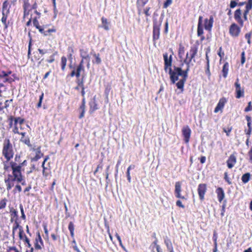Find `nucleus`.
Listing matches in <instances>:
<instances>
[{
    "instance_id": "f257e3e1",
    "label": "nucleus",
    "mask_w": 252,
    "mask_h": 252,
    "mask_svg": "<svg viewBox=\"0 0 252 252\" xmlns=\"http://www.w3.org/2000/svg\"><path fill=\"white\" fill-rule=\"evenodd\" d=\"M188 69H185L183 70L181 67H174V69L169 68V75L171 81L173 84H174L179 78V76H181L182 78L176 83V86L179 89L183 91L184 84L188 78Z\"/></svg>"
},
{
    "instance_id": "f03ea898",
    "label": "nucleus",
    "mask_w": 252,
    "mask_h": 252,
    "mask_svg": "<svg viewBox=\"0 0 252 252\" xmlns=\"http://www.w3.org/2000/svg\"><path fill=\"white\" fill-rule=\"evenodd\" d=\"M197 53V48L196 47H192L189 50V53H187L186 58L184 60V63L182 64V66H184V63L186 64V68L188 71L189 70L190 66L193 65V63L195 62L194 59Z\"/></svg>"
},
{
    "instance_id": "7ed1b4c3",
    "label": "nucleus",
    "mask_w": 252,
    "mask_h": 252,
    "mask_svg": "<svg viewBox=\"0 0 252 252\" xmlns=\"http://www.w3.org/2000/svg\"><path fill=\"white\" fill-rule=\"evenodd\" d=\"M2 155L7 161L12 158L14 155V151L12 144L9 139H5L3 143Z\"/></svg>"
},
{
    "instance_id": "20e7f679",
    "label": "nucleus",
    "mask_w": 252,
    "mask_h": 252,
    "mask_svg": "<svg viewBox=\"0 0 252 252\" xmlns=\"http://www.w3.org/2000/svg\"><path fill=\"white\" fill-rule=\"evenodd\" d=\"M10 164L12 170V174L14 176V179L18 183L22 182L23 181V176L21 170H20V167L17 166V164L14 162H11Z\"/></svg>"
},
{
    "instance_id": "39448f33",
    "label": "nucleus",
    "mask_w": 252,
    "mask_h": 252,
    "mask_svg": "<svg viewBox=\"0 0 252 252\" xmlns=\"http://www.w3.org/2000/svg\"><path fill=\"white\" fill-rule=\"evenodd\" d=\"M162 18L160 17L158 21L154 19L153 38L155 41L159 39L160 35V28L162 23Z\"/></svg>"
},
{
    "instance_id": "423d86ee",
    "label": "nucleus",
    "mask_w": 252,
    "mask_h": 252,
    "mask_svg": "<svg viewBox=\"0 0 252 252\" xmlns=\"http://www.w3.org/2000/svg\"><path fill=\"white\" fill-rule=\"evenodd\" d=\"M163 59L164 62V70L166 72L168 71L169 73V68H171L172 55H170L168 58V54L165 53L163 54Z\"/></svg>"
},
{
    "instance_id": "0eeeda50",
    "label": "nucleus",
    "mask_w": 252,
    "mask_h": 252,
    "mask_svg": "<svg viewBox=\"0 0 252 252\" xmlns=\"http://www.w3.org/2000/svg\"><path fill=\"white\" fill-rule=\"evenodd\" d=\"M182 133L184 137L185 142L186 143H188L189 142L191 134V130L189 126H186L183 127L182 129Z\"/></svg>"
},
{
    "instance_id": "6e6552de",
    "label": "nucleus",
    "mask_w": 252,
    "mask_h": 252,
    "mask_svg": "<svg viewBox=\"0 0 252 252\" xmlns=\"http://www.w3.org/2000/svg\"><path fill=\"white\" fill-rule=\"evenodd\" d=\"M206 185L204 184H201L198 185L197 191L200 199L202 200L204 198V195L206 192Z\"/></svg>"
},
{
    "instance_id": "1a4fd4ad",
    "label": "nucleus",
    "mask_w": 252,
    "mask_h": 252,
    "mask_svg": "<svg viewBox=\"0 0 252 252\" xmlns=\"http://www.w3.org/2000/svg\"><path fill=\"white\" fill-rule=\"evenodd\" d=\"M235 87L236 88V97L237 98H240V97L243 96L244 92L243 90H241L240 84L239 83L238 79H237V80L235 83Z\"/></svg>"
},
{
    "instance_id": "9d476101",
    "label": "nucleus",
    "mask_w": 252,
    "mask_h": 252,
    "mask_svg": "<svg viewBox=\"0 0 252 252\" xmlns=\"http://www.w3.org/2000/svg\"><path fill=\"white\" fill-rule=\"evenodd\" d=\"M181 183L180 182H176L175 185V194L176 197L178 198L185 199V197L181 195Z\"/></svg>"
},
{
    "instance_id": "9b49d317",
    "label": "nucleus",
    "mask_w": 252,
    "mask_h": 252,
    "mask_svg": "<svg viewBox=\"0 0 252 252\" xmlns=\"http://www.w3.org/2000/svg\"><path fill=\"white\" fill-rule=\"evenodd\" d=\"M240 32V29L236 24H232L229 28L230 34L233 36H237Z\"/></svg>"
},
{
    "instance_id": "f8f14e48",
    "label": "nucleus",
    "mask_w": 252,
    "mask_h": 252,
    "mask_svg": "<svg viewBox=\"0 0 252 252\" xmlns=\"http://www.w3.org/2000/svg\"><path fill=\"white\" fill-rule=\"evenodd\" d=\"M14 127L12 130V131L14 133H19L17 125L18 124H19L20 125H22L24 122V120L23 119L21 118L20 117H17L14 119Z\"/></svg>"
},
{
    "instance_id": "ddd939ff",
    "label": "nucleus",
    "mask_w": 252,
    "mask_h": 252,
    "mask_svg": "<svg viewBox=\"0 0 252 252\" xmlns=\"http://www.w3.org/2000/svg\"><path fill=\"white\" fill-rule=\"evenodd\" d=\"M227 167L231 169L232 168L236 163V158L234 155H231L227 161Z\"/></svg>"
},
{
    "instance_id": "4468645a",
    "label": "nucleus",
    "mask_w": 252,
    "mask_h": 252,
    "mask_svg": "<svg viewBox=\"0 0 252 252\" xmlns=\"http://www.w3.org/2000/svg\"><path fill=\"white\" fill-rule=\"evenodd\" d=\"M226 102V100L225 98H221L219 102H218L217 106L216 107L214 112L218 113L220 110H221L224 107V104Z\"/></svg>"
},
{
    "instance_id": "2eb2a0df",
    "label": "nucleus",
    "mask_w": 252,
    "mask_h": 252,
    "mask_svg": "<svg viewBox=\"0 0 252 252\" xmlns=\"http://www.w3.org/2000/svg\"><path fill=\"white\" fill-rule=\"evenodd\" d=\"M213 17L211 16L209 20L206 19L205 20L204 27L205 30L210 31L212 29L213 24Z\"/></svg>"
},
{
    "instance_id": "dca6fc26",
    "label": "nucleus",
    "mask_w": 252,
    "mask_h": 252,
    "mask_svg": "<svg viewBox=\"0 0 252 252\" xmlns=\"http://www.w3.org/2000/svg\"><path fill=\"white\" fill-rule=\"evenodd\" d=\"M202 17L200 16L199 17L198 23L197 26V35L198 36H201L203 33V30L202 26Z\"/></svg>"
},
{
    "instance_id": "f3484780",
    "label": "nucleus",
    "mask_w": 252,
    "mask_h": 252,
    "mask_svg": "<svg viewBox=\"0 0 252 252\" xmlns=\"http://www.w3.org/2000/svg\"><path fill=\"white\" fill-rule=\"evenodd\" d=\"M216 193L217 194L218 200L220 202H221L224 197V192L222 188H219L216 190Z\"/></svg>"
},
{
    "instance_id": "a211bd4d",
    "label": "nucleus",
    "mask_w": 252,
    "mask_h": 252,
    "mask_svg": "<svg viewBox=\"0 0 252 252\" xmlns=\"http://www.w3.org/2000/svg\"><path fill=\"white\" fill-rule=\"evenodd\" d=\"M101 27L106 31H108L110 29V22H108L107 19L103 17L101 18Z\"/></svg>"
},
{
    "instance_id": "6ab92c4d",
    "label": "nucleus",
    "mask_w": 252,
    "mask_h": 252,
    "mask_svg": "<svg viewBox=\"0 0 252 252\" xmlns=\"http://www.w3.org/2000/svg\"><path fill=\"white\" fill-rule=\"evenodd\" d=\"M34 150L35 151V156L32 158V160L34 161H37L43 156V154L41 153L40 147H38Z\"/></svg>"
},
{
    "instance_id": "aec40b11",
    "label": "nucleus",
    "mask_w": 252,
    "mask_h": 252,
    "mask_svg": "<svg viewBox=\"0 0 252 252\" xmlns=\"http://www.w3.org/2000/svg\"><path fill=\"white\" fill-rule=\"evenodd\" d=\"M90 106L91 111H94L98 109L95 96L94 97L93 100L90 102Z\"/></svg>"
},
{
    "instance_id": "412c9836",
    "label": "nucleus",
    "mask_w": 252,
    "mask_h": 252,
    "mask_svg": "<svg viewBox=\"0 0 252 252\" xmlns=\"http://www.w3.org/2000/svg\"><path fill=\"white\" fill-rule=\"evenodd\" d=\"M4 181L6 186V189L7 191H9L11 189L12 187L14 186V182L15 181H13L11 179H5Z\"/></svg>"
},
{
    "instance_id": "4be33fe9",
    "label": "nucleus",
    "mask_w": 252,
    "mask_h": 252,
    "mask_svg": "<svg viewBox=\"0 0 252 252\" xmlns=\"http://www.w3.org/2000/svg\"><path fill=\"white\" fill-rule=\"evenodd\" d=\"M80 56L81 58L86 61L90 60L89 55L88 54L87 52L84 49H80Z\"/></svg>"
},
{
    "instance_id": "5701e85b",
    "label": "nucleus",
    "mask_w": 252,
    "mask_h": 252,
    "mask_svg": "<svg viewBox=\"0 0 252 252\" xmlns=\"http://www.w3.org/2000/svg\"><path fill=\"white\" fill-rule=\"evenodd\" d=\"M228 68H229V64L228 63H225L223 65V68L222 70V72L223 73V76L224 78H226L227 76L228 72Z\"/></svg>"
},
{
    "instance_id": "b1692460",
    "label": "nucleus",
    "mask_w": 252,
    "mask_h": 252,
    "mask_svg": "<svg viewBox=\"0 0 252 252\" xmlns=\"http://www.w3.org/2000/svg\"><path fill=\"white\" fill-rule=\"evenodd\" d=\"M164 243L167 247L168 251L172 250L173 249L171 240L167 237L164 239Z\"/></svg>"
},
{
    "instance_id": "393cba45",
    "label": "nucleus",
    "mask_w": 252,
    "mask_h": 252,
    "mask_svg": "<svg viewBox=\"0 0 252 252\" xmlns=\"http://www.w3.org/2000/svg\"><path fill=\"white\" fill-rule=\"evenodd\" d=\"M252 8V0H248V2L246 6V10L244 12V15H248L249 11Z\"/></svg>"
},
{
    "instance_id": "a878e982",
    "label": "nucleus",
    "mask_w": 252,
    "mask_h": 252,
    "mask_svg": "<svg viewBox=\"0 0 252 252\" xmlns=\"http://www.w3.org/2000/svg\"><path fill=\"white\" fill-rule=\"evenodd\" d=\"M8 9V3L7 1H5L2 4V14H7Z\"/></svg>"
},
{
    "instance_id": "bb28decb",
    "label": "nucleus",
    "mask_w": 252,
    "mask_h": 252,
    "mask_svg": "<svg viewBox=\"0 0 252 252\" xmlns=\"http://www.w3.org/2000/svg\"><path fill=\"white\" fill-rule=\"evenodd\" d=\"M149 0H137V7H143L148 2Z\"/></svg>"
},
{
    "instance_id": "cd10ccee",
    "label": "nucleus",
    "mask_w": 252,
    "mask_h": 252,
    "mask_svg": "<svg viewBox=\"0 0 252 252\" xmlns=\"http://www.w3.org/2000/svg\"><path fill=\"white\" fill-rule=\"evenodd\" d=\"M250 178V174L249 173H247L244 174L242 177V182L246 184L249 182Z\"/></svg>"
},
{
    "instance_id": "c85d7f7f",
    "label": "nucleus",
    "mask_w": 252,
    "mask_h": 252,
    "mask_svg": "<svg viewBox=\"0 0 252 252\" xmlns=\"http://www.w3.org/2000/svg\"><path fill=\"white\" fill-rule=\"evenodd\" d=\"M84 70V66L82 65H79L77 68L76 71V76L78 78L80 76V73L81 71Z\"/></svg>"
},
{
    "instance_id": "c756f323",
    "label": "nucleus",
    "mask_w": 252,
    "mask_h": 252,
    "mask_svg": "<svg viewBox=\"0 0 252 252\" xmlns=\"http://www.w3.org/2000/svg\"><path fill=\"white\" fill-rule=\"evenodd\" d=\"M67 59L65 57H62L61 58V64H62V69L64 70L65 68V66L66 64Z\"/></svg>"
},
{
    "instance_id": "7c9ffc66",
    "label": "nucleus",
    "mask_w": 252,
    "mask_h": 252,
    "mask_svg": "<svg viewBox=\"0 0 252 252\" xmlns=\"http://www.w3.org/2000/svg\"><path fill=\"white\" fill-rule=\"evenodd\" d=\"M93 56L95 58V61H94L93 62L94 63H95L97 64H100L101 63V60L99 58V55L98 54H96L94 53V54H93Z\"/></svg>"
},
{
    "instance_id": "2f4dec72",
    "label": "nucleus",
    "mask_w": 252,
    "mask_h": 252,
    "mask_svg": "<svg viewBox=\"0 0 252 252\" xmlns=\"http://www.w3.org/2000/svg\"><path fill=\"white\" fill-rule=\"evenodd\" d=\"M20 140L28 146H31L30 139L28 137H22Z\"/></svg>"
},
{
    "instance_id": "473e14b6",
    "label": "nucleus",
    "mask_w": 252,
    "mask_h": 252,
    "mask_svg": "<svg viewBox=\"0 0 252 252\" xmlns=\"http://www.w3.org/2000/svg\"><path fill=\"white\" fill-rule=\"evenodd\" d=\"M157 246H159V245L158 244V240L156 238L155 241L151 244L150 246V248H152L153 252H155L154 249L157 248Z\"/></svg>"
},
{
    "instance_id": "72a5a7b5",
    "label": "nucleus",
    "mask_w": 252,
    "mask_h": 252,
    "mask_svg": "<svg viewBox=\"0 0 252 252\" xmlns=\"http://www.w3.org/2000/svg\"><path fill=\"white\" fill-rule=\"evenodd\" d=\"M241 10L240 9H237L234 13V18L235 19H237L238 18H241Z\"/></svg>"
},
{
    "instance_id": "f704fd0d",
    "label": "nucleus",
    "mask_w": 252,
    "mask_h": 252,
    "mask_svg": "<svg viewBox=\"0 0 252 252\" xmlns=\"http://www.w3.org/2000/svg\"><path fill=\"white\" fill-rule=\"evenodd\" d=\"M84 76H82V78L81 80L78 79L77 81L78 84V86H79L81 88H84Z\"/></svg>"
},
{
    "instance_id": "c9c22d12",
    "label": "nucleus",
    "mask_w": 252,
    "mask_h": 252,
    "mask_svg": "<svg viewBox=\"0 0 252 252\" xmlns=\"http://www.w3.org/2000/svg\"><path fill=\"white\" fill-rule=\"evenodd\" d=\"M25 234H24V232L23 230V228L22 227H20V229H19V238H20V239L22 240L23 239V237H25Z\"/></svg>"
},
{
    "instance_id": "e433bc0d",
    "label": "nucleus",
    "mask_w": 252,
    "mask_h": 252,
    "mask_svg": "<svg viewBox=\"0 0 252 252\" xmlns=\"http://www.w3.org/2000/svg\"><path fill=\"white\" fill-rule=\"evenodd\" d=\"M2 17L1 18V22L5 25V27L6 28L7 27V25L6 24V20H7V14H2Z\"/></svg>"
},
{
    "instance_id": "4c0bfd02",
    "label": "nucleus",
    "mask_w": 252,
    "mask_h": 252,
    "mask_svg": "<svg viewBox=\"0 0 252 252\" xmlns=\"http://www.w3.org/2000/svg\"><path fill=\"white\" fill-rule=\"evenodd\" d=\"M20 211H21V218L23 219V220H25L26 219V216L24 214V208H23V206L22 204H20Z\"/></svg>"
},
{
    "instance_id": "58836bf2",
    "label": "nucleus",
    "mask_w": 252,
    "mask_h": 252,
    "mask_svg": "<svg viewBox=\"0 0 252 252\" xmlns=\"http://www.w3.org/2000/svg\"><path fill=\"white\" fill-rule=\"evenodd\" d=\"M172 2V0H166V1L164 3L163 8H166L167 7H168L171 4Z\"/></svg>"
},
{
    "instance_id": "ea45409f",
    "label": "nucleus",
    "mask_w": 252,
    "mask_h": 252,
    "mask_svg": "<svg viewBox=\"0 0 252 252\" xmlns=\"http://www.w3.org/2000/svg\"><path fill=\"white\" fill-rule=\"evenodd\" d=\"M6 200L3 199L0 201V209H3L5 207Z\"/></svg>"
},
{
    "instance_id": "a19ab883",
    "label": "nucleus",
    "mask_w": 252,
    "mask_h": 252,
    "mask_svg": "<svg viewBox=\"0 0 252 252\" xmlns=\"http://www.w3.org/2000/svg\"><path fill=\"white\" fill-rule=\"evenodd\" d=\"M43 93H42V94L40 95L39 96V102L37 104V107L38 108H39L41 106V103H42V99H43Z\"/></svg>"
},
{
    "instance_id": "79ce46f5",
    "label": "nucleus",
    "mask_w": 252,
    "mask_h": 252,
    "mask_svg": "<svg viewBox=\"0 0 252 252\" xmlns=\"http://www.w3.org/2000/svg\"><path fill=\"white\" fill-rule=\"evenodd\" d=\"M33 24L34 26H35L37 29L41 27V26L39 25L38 21L35 18H34L33 20Z\"/></svg>"
},
{
    "instance_id": "37998d69",
    "label": "nucleus",
    "mask_w": 252,
    "mask_h": 252,
    "mask_svg": "<svg viewBox=\"0 0 252 252\" xmlns=\"http://www.w3.org/2000/svg\"><path fill=\"white\" fill-rule=\"evenodd\" d=\"M21 227V226H20V225L19 224V223L16 221L14 223V224L13 226V231H16V230L19 228L20 229V227Z\"/></svg>"
},
{
    "instance_id": "c03bdc74",
    "label": "nucleus",
    "mask_w": 252,
    "mask_h": 252,
    "mask_svg": "<svg viewBox=\"0 0 252 252\" xmlns=\"http://www.w3.org/2000/svg\"><path fill=\"white\" fill-rule=\"evenodd\" d=\"M217 239H218L217 234L216 232H214V233L213 234V241L214 242V245H217Z\"/></svg>"
},
{
    "instance_id": "a18cd8bd",
    "label": "nucleus",
    "mask_w": 252,
    "mask_h": 252,
    "mask_svg": "<svg viewBox=\"0 0 252 252\" xmlns=\"http://www.w3.org/2000/svg\"><path fill=\"white\" fill-rule=\"evenodd\" d=\"M245 62V53L244 51L241 53V63L242 64H243Z\"/></svg>"
},
{
    "instance_id": "49530a36",
    "label": "nucleus",
    "mask_w": 252,
    "mask_h": 252,
    "mask_svg": "<svg viewBox=\"0 0 252 252\" xmlns=\"http://www.w3.org/2000/svg\"><path fill=\"white\" fill-rule=\"evenodd\" d=\"M68 229L69 231H74V226L72 222H70L68 225Z\"/></svg>"
},
{
    "instance_id": "de8ad7c7",
    "label": "nucleus",
    "mask_w": 252,
    "mask_h": 252,
    "mask_svg": "<svg viewBox=\"0 0 252 252\" xmlns=\"http://www.w3.org/2000/svg\"><path fill=\"white\" fill-rule=\"evenodd\" d=\"M151 8L150 7H147L144 10V13L146 16H150L151 14L149 13V10Z\"/></svg>"
},
{
    "instance_id": "09e8293b",
    "label": "nucleus",
    "mask_w": 252,
    "mask_h": 252,
    "mask_svg": "<svg viewBox=\"0 0 252 252\" xmlns=\"http://www.w3.org/2000/svg\"><path fill=\"white\" fill-rule=\"evenodd\" d=\"M251 104H252V102H251V101H250L248 103V106L245 109V112H249V111H251L252 109V107L251 106Z\"/></svg>"
},
{
    "instance_id": "8fccbe9b",
    "label": "nucleus",
    "mask_w": 252,
    "mask_h": 252,
    "mask_svg": "<svg viewBox=\"0 0 252 252\" xmlns=\"http://www.w3.org/2000/svg\"><path fill=\"white\" fill-rule=\"evenodd\" d=\"M245 38L247 39V42L250 44H251V33H247L245 34Z\"/></svg>"
},
{
    "instance_id": "3c124183",
    "label": "nucleus",
    "mask_w": 252,
    "mask_h": 252,
    "mask_svg": "<svg viewBox=\"0 0 252 252\" xmlns=\"http://www.w3.org/2000/svg\"><path fill=\"white\" fill-rule=\"evenodd\" d=\"M11 215L13 217H18V212L16 210L13 209L12 211H11Z\"/></svg>"
},
{
    "instance_id": "603ef678",
    "label": "nucleus",
    "mask_w": 252,
    "mask_h": 252,
    "mask_svg": "<svg viewBox=\"0 0 252 252\" xmlns=\"http://www.w3.org/2000/svg\"><path fill=\"white\" fill-rule=\"evenodd\" d=\"M176 205L182 208H185V206L182 204V202L179 200L177 201Z\"/></svg>"
},
{
    "instance_id": "864d4df0",
    "label": "nucleus",
    "mask_w": 252,
    "mask_h": 252,
    "mask_svg": "<svg viewBox=\"0 0 252 252\" xmlns=\"http://www.w3.org/2000/svg\"><path fill=\"white\" fill-rule=\"evenodd\" d=\"M25 242L28 244V247L29 248H31L32 246L30 243V240L26 235H25Z\"/></svg>"
},
{
    "instance_id": "5fc2aeb1",
    "label": "nucleus",
    "mask_w": 252,
    "mask_h": 252,
    "mask_svg": "<svg viewBox=\"0 0 252 252\" xmlns=\"http://www.w3.org/2000/svg\"><path fill=\"white\" fill-rule=\"evenodd\" d=\"M36 242L39 241L41 245H43V242L39 233L38 234L37 238L36 239Z\"/></svg>"
},
{
    "instance_id": "6e6d98bb",
    "label": "nucleus",
    "mask_w": 252,
    "mask_h": 252,
    "mask_svg": "<svg viewBox=\"0 0 252 252\" xmlns=\"http://www.w3.org/2000/svg\"><path fill=\"white\" fill-rule=\"evenodd\" d=\"M55 61L54 55H53L50 57V59L47 60V62L49 63H52Z\"/></svg>"
},
{
    "instance_id": "4d7b16f0",
    "label": "nucleus",
    "mask_w": 252,
    "mask_h": 252,
    "mask_svg": "<svg viewBox=\"0 0 252 252\" xmlns=\"http://www.w3.org/2000/svg\"><path fill=\"white\" fill-rule=\"evenodd\" d=\"M237 3L235 1H231L230 4L231 8H233L237 5Z\"/></svg>"
},
{
    "instance_id": "13d9d810",
    "label": "nucleus",
    "mask_w": 252,
    "mask_h": 252,
    "mask_svg": "<svg viewBox=\"0 0 252 252\" xmlns=\"http://www.w3.org/2000/svg\"><path fill=\"white\" fill-rule=\"evenodd\" d=\"M39 31L40 32H41V33H43L45 35H47L48 33H47L46 31V32H44V30L43 28L41 27H40L39 29H38Z\"/></svg>"
},
{
    "instance_id": "bf43d9fd",
    "label": "nucleus",
    "mask_w": 252,
    "mask_h": 252,
    "mask_svg": "<svg viewBox=\"0 0 252 252\" xmlns=\"http://www.w3.org/2000/svg\"><path fill=\"white\" fill-rule=\"evenodd\" d=\"M38 51L39 52V53L41 54V55H44V54H46L47 53V50H44L43 49H38Z\"/></svg>"
},
{
    "instance_id": "052dcab7",
    "label": "nucleus",
    "mask_w": 252,
    "mask_h": 252,
    "mask_svg": "<svg viewBox=\"0 0 252 252\" xmlns=\"http://www.w3.org/2000/svg\"><path fill=\"white\" fill-rule=\"evenodd\" d=\"M41 244H39V243H38V242H37L35 243V248L36 249H38V250H39V249H41Z\"/></svg>"
},
{
    "instance_id": "680f3d73",
    "label": "nucleus",
    "mask_w": 252,
    "mask_h": 252,
    "mask_svg": "<svg viewBox=\"0 0 252 252\" xmlns=\"http://www.w3.org/2000/svg\"><path fill=\"white\" fill-rule=\"evenodd\" d=\"M118 240L119 241V242L120 243V245L121 246V247L125 250V248L124 247V246L122 244V240H121V239L120 238V237H119L118 238H117Z\"/></svg>"
},
{
    "instance_id": "e2e57ef3",
    "label": "nucleus",
    "mask_w": 252,
    "mask_h": 252,
    "mask_svg": "<svg viewBox=\"0 0 252 252\" xmlns=\"http://www.w3.org/2000/svg\"><path fill=\"white\" fill-rule=\"evenodd\" d=\"M9 127H11L12 126V125H13V118L12 117H11L9 119Z\"/></svg>"
},
{
    "instance_id": "0e129e2a",
    "label": "nucleus",
    "mask_w": 252,
    "mask_h": 252,
    "mask_svg": "<svg viewBox=\"0 0 252 252\" xmlns=\"http://www.w3.org/2000/svg\"><path fill=\"white\" fill-rule=\"evenodd\" d=\"M236 20L241 25L242 27L243 26V21L241 18L236 19Z\"/></svg>"
},
{
    "instance_id": "69168bd1",
    "label": "nucleus",
    "mask_w": 252,
    "mask_h": 252,
    "mask_svg": "<svg viewBox=\"0 0 252 252\" xmlns=\"http://www.w3.org/2000/svg\"><path fill=\"white\" fill-rule=\"evenodd\" d=\"M249 156L250 157V160L252 162V148L251 149V150L249 152Z\"/></svg>"
},
{
    "instance_id": "338daca9",
    "label": "nucleus",
    "mask_w": 252,
    "mask_h": 252,
    "mask_svg": "<svg viewBox=\"0 0 252 252\" xmlns=\"http://www.w3.org/2000/svg\"><path fill=\"white\" fill-rule=\"evenodd\" d=\"M15 189H16L19 192H21L22 191V188L19 185H17L16 186Z\"/></svg>"
},
{
    "instance_id": "774afa93",
    "label": "nucleus",
    "mask_w": 252,
    "mask_h": 252,
    "mask_svg": "<svg viewBox=\"0 0 252 252\" xmlns=\"http://www.w3.org/2000/svg\"><path fill=\"white\" fill-rule=\"evenodd\" d=\"M200 161L201 163H204L206 161V157L204 156L201 157Z\"/></svg>"
}]
</instances>
